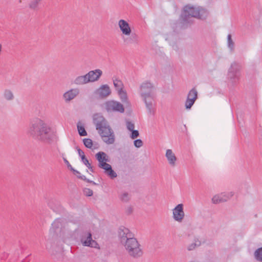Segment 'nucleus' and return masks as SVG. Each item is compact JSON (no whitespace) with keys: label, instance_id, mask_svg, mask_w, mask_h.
<instances>
[{"label":"nucleus","instance_id":"1","mask_svg":"<svg viewBox=\"0 0 262 262\" xmlns=\"http://www.w3.org/2000/svg\"><path fill=\"white\" fill-rule=\"evenodd\" d=\"M28 133L34 139L48 143L52 140L54 136L51 128L39 119L31 121Z\"/></svg>","mask_w":262,"mask_h":262},{"label":"nucleus","instance_id":"2","mask_svg":"<svg viewBox=\"0 0 262 262\" xmlns=\"http://www.w3.org/2000/svg\"><path fill=\"white\" fill-rule=\"evenodd\" d=\"M93 122L103 141L107 144H113L115 135L106 119L99 114H95L93 117Z\"/></svg>","mask_w":262,"mask_h":262},{"label":"nucleus","instance_id":"3","mask_svg":"<svg viewBox=\"0 0 262 262\" xmlns=\"http://www.w3.org/2000/svg\"><path fill=\"white\" fill-rule=\"evenodd\" d=\"M207 15V10L202 7L188 5L184 7L181 17L184 23L191 24L192 18L204 19Z\"/></svg>","mask_w":262,"mask_h":262},{"label":"nucleus","instance_id":"4","mask_svg":"<svg viewBox=\"0 0 262 262\" xmlns=\"http://www.w3.org/2000/svg\"><path fill=\"white\" fill-rule=\"evenodd\" d=\"M153 85L148 81L143 82L140 86L139 93L148 111V113L154 115L155 110L154 107Z\"/></svg>","mask_w":262,"mask_h":262},{"label":"nucleus","instance_id":"5","mask_svg":"<svg viewBox=\"0 0 262 262\" xmlns=\"http://www.w3.org/2000/svg\"><path fill=\"white\" fill-rule=\"evenodd\" d=\"M96 159L98 161V167L104 170V173L111 179L117 177V173L112 169V166L107 163L110 162L108 155L103 151H99L95 155Z\"/></svg>","mask_w":262,"mask_h":262},{"label":"nucleus","instance_id":"6","mask_svg":"<svg viewBox=\"0 0 262 262\" xmlns=\"http://www.w3.org/2000/svg\"><path fill=\"white\" fill-rule=\"evenodd\" d=\"M123 246L128 254L134 258H138L143 255L141 246L135 237L128 239Z\"/></svg>","mask_w":262,"mask_h":262},{"label":"nucleus","instance_id":"7","mask_svg":"<svg viewBox=\"0 0 262 262\" xmlns=\"http://www.w3.org/2000/svg\"><path fill=\"white\" fill-rule=\"evenodd\" d=\"M241 69V64L236 62H233L231 63L228 70L227 77L233 85L235 84L239 79Z\"/></svg>","mask_w":262,"mask_h":262},{"label":"nucleus","instance_id":"8","mask_svg":"<svg viewBox=\"0 0 262 262\" xmlns=\"http://www.w3.org/2000/svg\"><path fill=\"white\" fill-rule=\"evenodd\" d=\"M104 107L108 113L118 112L123 113L124 112L123 105L117 101L109 100L104 103Z\"/></svg>","mask_w":262,"mask_h":262},{"label":"nucleus","instance_id":"9","mask_svg":"<svg viewBox=\"0 0 262 262\" xmlns=\"http://www.w3.org/2000/svg\"><path fill=\"white\" fill-rule=\"evenodd\" d=\"M118 237L120 243L123 245L128 239L134 237V234L127 228L121 226L118 231Z\"/></svg>","mask_w":262,"mask_h":262},{"label":"nucleus","instance_id":"10","mask_svg":"<svg viewBox=\"0 0 262 262\" xmlns=\"http://www.w3.org/2000/svg\"><path fill=\"white\" fill-rule=\"evenodd\" d=\"M80 242L82 245L92 248H97L98 244L92 239V235L90 232L82 233L80 236Z\"/></svg>","mask_w":262,"mask_h":262},{"label":"nucleus","instance_id":"11","mask_svg":"<svg viewBox=\"0 0 262 262\" xmlns=\"http://www.w3.org/2000/svg\"><path fill=\"white\" fill-rule=\"evenodd\" d=\"M183 205L179 204L173 209V217L177 222H181L184 217Z\"/></svg>","mask_w":262,"mask_h":262},{"label":"nucleus","instance_id":"12","mask_svg":"<svg viewBox=\"0 0 262 262\" xmlns=\"http://www.w3.org/2000/svg\"><path fill=\"white\" fill-rule=\"evenodd\" d=\"M111 93L110 87L106 84L102 85L95 92V94L101 98H106L111 94Z\"/></svg>","mask_w":262,"mask_h":262},{"label":"nucleus","instance_id":"13","mask_svg":"<svg viewBox=\"0 0 262 262\" xmlns=\"http://www.w3.org/2000/svg\"><path fill=\"white\" fill-rule=\"evenodd\" d=\"M102 74V71L99 69L90 71L86 74L89 83L97 81Z\"/></svg>","mask_w":262,"mask_h":262},{"label":"nucleus","instance_id":"14","mask_svg":"<svg viewBox=\"0 0 262 262\" xmlns=\"http://www.w3.org/2000/svg\"><path fill=\"white\" fill-rule=\"evenodd\" d=\"M118 25L122 33L125 35H129L131 33V29L128 23L123 19H120Z\"/></svg>","mask_w":262,"mask_h":262},{"label":"nucleus","instance_id":"15","mask_svg":"<svg viewBox=\"0 0 262 262\" xmlns=\"http://www.w3.org/2000/svg\"><path fill=\"white\" fill-rule=\"evenodd\" d=\"M79 93V90L78 89H73L67 92L63 95V98L66 102H69L75 98Z\"/></svg>","mask_w":262,"mask_h":262},{"label":"nucleus","instance_id":"16","mask_svg":"<svg viewBox=\"0 0 262 262\" xmlns=\"http://www.w3.org/2000/svg\"><path fill=\"white\" fill-rule=\"evenodd\" d=\"M165 157L168 161V164L171 167H174L176 165L177 158L171 149H167L165 154Z\"/></svg>","mask_w":262,"mask_h":262},{"label":"nucleus","instance_id":"17","mask_svg":"<svg viewBox=\"0 0 262 262\" xmlns=\"http://www.w3.org/2000/svg\"><path fill=\"white\" fill-rule=\"evenodd\" d=\"M63 220L60 219H57L54 221L52 224V227L50 230V232L57 233L58 231H60L62 227Z\"/></svg>","mask_w":262,"mask_h":262},{"label":"nucleus","instance_id":"18","mask_svg":"<svg viewBox=\"0 0 262 262\" xmlns=\"http://www.w3.org/2000/svg\"><path fill=\"white\" fill-rule=\"evenodd\" d=\"M74 83L76 85H83L89 83L86 74L77 77L75 79Z\"/></svg>","mask_w":262,"mask_h":262},{"label":"nucleus","instance_id":"19","mask_svg":"<svg viewBox=\"0 0 262 262\" xmlns=\"http://www.w3.org/2000/svg\"><path fill=\"white\" fill-rule=\"evenodd\" d=\"M79 156L81 157V161L86 166H90V163L89 162V160L86 158L84 152L79 148L78 147H76Z\"/></svg>","mask_w":262,"mask_h":262},{"label":"nucleus","instance_id":"20","mask_svg":"<svg viewBox=\"0 0 262 262\" xmlns=\"http://www.w3.org/2000/svg\"><path fill=\"white\" fill-rule=\"evenodd\" d=\"M3 96L4 98L7 101H12L14 98L12 92L9 89H6L4 91Z\"/></svg>","mask_w":262,"mask_h":262},{"label":"nucleus","instance_id":"21","mask_svg":"<svg viewBox=\"0 0 262 262\" xmlns=\"http://www.w3.org/2000/svg\"><path fill=\"white\" fill-rule=\"evenodd\" d=\"M187 98L192 99L196 101L198 98V92L195 88L192 89L188 93Z\"/></svg>","mask_w":262,"mask_h":262},{"label":"nucleus","instance_id":"22","mask_svg":"<svg viewBox=\"0 0 262 262\" xmlns=\"http://www.w3.org/2000/svg\"><path fill=\"white\" fill-rule=\"evenodd\" d=\"M226 201L227 199H224L223 195H215L212 199V202L213 204H219Z\"/></svg>","mask_w":262,"mask_h":262},{"label":"nucleus","instance_id":"23","mask_svg":"<svg viewBox=\"0 0 262 262\" xmlns=\"http://www.w3.org/2000/svg\"><path fill=\"white\" fill-rule=\"evenodd\" d=\"M119 199L122 202L127 203L130 199V194L127 192H123L120 195Z\"/></svg>","mask_w":262,"mask_h":262},{"label":"nucleus","instance_id":"24","mask_svg":"<svg viewBox=\"0 0 262 262\" xmlns=\"http://www.w3.org/2000/svg\"><path fill=\"white\" fill-rule=\"evenodd\" d=\"M77 127L78 133L80 136H85L87 135V132L84 126L81 125V122L80 121L77 123Z\"/></svg>","mask_w":262,"mask_h":262},{"label":"nucleus","instance_id":"25","mask_svg":"<svg viewBox=\"0 0 262 262\" xmlns=\"http://www.w3.org/2000/svg\"><path fill=\"white\" fill-rule=\"evenodd\" d=\"M113 83L115 88L118 92L123 90V84L121 80L115 79L113 80Z\"/></svg>","mask_w":262,"mask_h":262},{"label":"nucleus","instance_id":"26","mask_svg":"<svg viewBox=\"0 0 262 262\" xmlns=\"http://www.w3.org/2000/svg\"><path fill=\"white\" fill-rule=\"evenodd\" d=\"M254 255L255 259L257 261L262 262V247L256 250L254 252Z\"/></svg>","mask_w":262,"mask_h":262},{"label":"nucleus","instance_id":"27","mask_svg":"<svg viewBox=\"0 0 262 262\" xmlns=\"http://www.w3.org/2000/svg\"><path fill=\"white\" fill-rule=\"evenodd\" d=\"M121 101L123 102H127V96L126 93L123 90L118 92Z\"/></svg>","mask_w":262,"mask_h":262},{"label":"nucleus","instance_id":"28","mask_svg":"<svg viewBox=\"0 0 262 262\" xmlns=\"http://www.w3.org/2000/svg\"><path fill=\"white\" fill-rule=\"evenodd\" d=\"M195 101H194L192 99L187 98L185 103L186 109L190 110L194 103Z\"/></svg>","mask_w":262,"mask_h":262},{"label":"nucleus","instance_id":"29","mask_svg":"<svg viewBox=\"0 0 262 262\" xmlns=\"http://www.w3.org/2000/svg\"><path fill=\"white\" fill-rule=\"evenodd\" d=\"M83 142L84 146L88 148H92L93 142V141L89 138H85L83 140Z\"/></svg>","mask_w":262,"mask_h":262},{"label":"nucleus","instance_id":"30","mask_svg":"<svg viewBox=\"0 0 262 262\" xmlns=\"http://www.w3.org/2000/svg\"><path fill=\"white\" fill-rule=\"evenodd\" d=\"M41 0H33L31 2L29 7L31 9H35L37 8L38 4Z\"/></svg>","mask_w":262,"mask_h":262},{"label":"nucleus","instance_id":"31","mask_svg":"<svg viewBox=\"0 0 262 262\" xmlns=\"http://www.w3.org/2000/svg\"><path fill=\"white\" fill-rule=\"evenodd\" d=\"M228 46L229 48L233 49L234 48V42L231 38V34H228Z\"/></svg>","mask_w":262,"mask_h":262},{"label":"nucleus","instance_id":"32","mask_svg":"<svg viewBox=\"0 0 262 262\" xmlns=\"http://www.w3.org/2000/svg\"><path fill=\"white\" fill-rule=\"evenodd\" d=\"M198 243H196V242H195V243H193L190 244L187 247V250L189 251H191V250H194L196 247L200 245V242L199 241H198Z\"/></svg>","mask_w":262,"mask_h":262},{"label":"nucleus","instance_id":"33","mask_svg":"<svg viewBox=\"0 0 262 262\" xmlns=\"http://www.w3.org/2000/svg\"><path fill=\"white\" fill-rule=\"evenodd\" d=\"M126 123L127 129L128 130L131 132L134 129L135 124L134 123L130 122V121H127Z\"/></svg>","mask_w":262,"mask_h":262},{"label":"nucleus","instance_id":"34","mask_svg":"<svg viewBox=\"0 0 262 262\" xmlns=\"http://www.w3.org/2000/svg\"><path fill=\"white\" fill-rule=\"evenodd\" d=\"M131 132L132 133L130 137L132 139H134L138 138L139 136V133L138 130L134 129L132 131H131Z\"/></svg>","mask_w":262,"mask_h":262},{"label":"nucleus","instance_id":"35","mask_svg":"<svg viewBox=\"0 0 262 262\" xmlns=\"http://www.w3.org/2000/svg\"><path fill=\"white\" fill-rule=\"evenodd\" d=\"M134 144L135 147L139 148L143 145V142L141 139H137L134 141Z\"/></svg>","mask_w":262,"mask_h":262},{"label":"nucleus","instance_id":"36","mask_svg":"<svg viewBox=\"0 0 262 262\" xmlns=\"http://www.w3.org/2000/svg\"><path fill=\"white\" fill-rule=\"evenodd\" d=\"M83 192L85 195L88 196H92L93 194V191L90 188H85L83 189Z\"/></svg>","mask_w":262,"mask_h":262},{"label":"nucleus","instance_id":"37","mask_svg":"<svg viewBox=\"0 0 262 262\" xmlns=\"http://www.w3.org/2000/svg\"><path fill=\"white\" fill-rule=\"evenodd\" d=\"M233 194L234 193L233 192H230L226 194L223 195V196L224 198V199H227V201H228L233 195Z\"/></svg>","mask_w":262,"mask_h":262},{"label":"nucleus","instance_id":"38","mask_svg":"<svg viewBox=\"0 0 262 262\" xmlns=\"http://www.w3.org/2000/svg\"><path fill=\"white\" fill-rule=\"evenodd\" d=\"M81 180H83V181H86V182H88V183H92V184H93V185H97V184H96L95 182H94V181H91V180H90L89 179H88L85 177V176L81 177Z\"/></svg>","mask_w":262,"mask_h":262},{"label":"nucleus","instance_id":"39","mask_svg":"<svg viewBox=\"0 0 262 262\" xmlns=\"http://www.w3.org/2000/svg\"><path fill=\"white\" fill-rule=\"evenodd\" d=\"M131 35V37L134 39L135 40H136L137 39L138 36L135 33H130V34Z\"/></svg>","mask_w":262,"mask_h":262},{"label":"nucleus","instance_id":"40","mask_svg":"<svg viewBox=\"0 0 262 262\" xmlns=\"http://www.w3.org/2000/svg\"><path fill=\"white\" fill-rule=\"evenodd\" d=\"M63 160H64V162L67 164L68 167H70V168L71 169V167H72L69 163V161L66 159H64Z\"/></svg>","mask_w":262,"mask_h":262},{"label":"nucleus","instance_id":"41","mask_svg":"<svg viewBox=\"0 0 262 262\" xmlns=\"http://www.w3.org/2000/svg\"><path fill=\"white\" fill-rule=\"evenodd\" d=\"M71 170L73 171L75 173V174H80V173L78 171L75 170L73 167H71Z\"/></svg>","mask_w":262,"mask_h":262},{"label":"nucleus","instance_id":"42","mask_svg":"<svg viewBox=\"0 0 262 262\" xmlns=\"http://www.w3.org/2000/svg\"><path fill=\"white\" fill-rule=\"evenodd\" d=\"M86 167L90 170V171L91 172H94V169L91 164H90V166H86Z\"/></svg>","mask_w":262,"mask_h":262},{"label":"nucleus","instance_id":"43","mask_svg":"<svg viewBox=\"0 0 262 262\" xmlns=\"http://www.w3.org/2000/svg\"><path fill=\"white\" fill-rule=\"evenodd\" d=\"M83 176L81 175V174L77 175V177L79 179H81V177H83Z\"/></svg>","mask_w":262,"mask_h":262},{"label":"nucleus","instance_id":"44","mask_svg":"<svg viewBox=\"0 0 262 262\" xmlns=\"http://www.w3.org/2000/svg\"><path fill=\"white\" fill-rule=\"evenodd\" d=\"M2 48V45L0 44V49Z\"/></svg>","mask_w":262,"mask_h":262},{"label":"nucleus","instance_id":"45","mask_svg":"<svg viewBox=\"0 0 262 262\" xmlns=\"http://www.w3.org/2000/svg\"><path fill=\"white\" fill-rule=\"evenodd\" d=\"M129 212H132V210L131 209H129Z\"/></svg>","mask_w":262,"mask_h":262},{"label":"nucleus","instance_id":"46","mask_svg":"<svg viewBox=\"0 0 262 262\" xmlns=\"http://www.w3.org/2000/svg\"><path fill=\"white\" fill-rule=\"evenodd\" d=\"M129 212H132V210L131 209H129Z\"/></svg>","mask_w":262,"mask_h":262}]
</instances>
